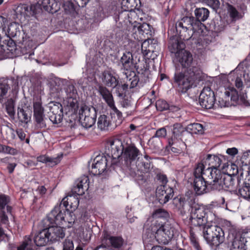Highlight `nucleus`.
Returning a JSON list of instances; mask_svg holds the SVG:
<instances>
[{"instance_id": "obj_9", "label": "nucleus", "mask_w": 250, "mask_h": 250, "mask_svg": "<svg viewBox=\"0 0 250 250\" xmlns=\"http://www.w3.org/2000/svg\"><path fill=\"white\" fill-rule=\"evenodd\" d=\"M80 122L85 128L91 127L96 122L97 111L93 106L84 105L79 110Z\"/></svg>"}, {"instance_id": "obj_64", "label": "nucleus", "mask_w": 250, "mask_h": 250, "mask_svg": "<svg viewBox=\"0 0 250 250\" xmlns=\"http://www.w3.org/2000/svg\"><path fill=\"white\" fill-rule=\"evenodd\" d=\"M63 8L66 13H71L74 10L73 4L70 1H66L63 4Z\"/></svg>"}, {"instance_id": "obj_36", "label": "nucleus", "mask_w": 250, "mask_h": 250, "mask_svg": "<svg viewBox=\"0 0 250 250\" xmlns=\"http://www.w3.org/2000/svg\"><path fill=\"white\" fill-rule=\"evenodd\" d=\"M180 136H181L182 138H184V136L191 138V135L187 132L186 127L185 128H183L180 124H175L173 125L171 137L179 138Z\"/></svg>"}, {"instance_id": "obj_21", "label": "nucleus", "mask_w": 250, "mask_h": 250, "mask_svg": "<svg viewBox=\"0 0 250 250\" xmlns=\"http://www.w3.org/2000/svg\"><path fill=\"white\" fill-rule=\"evenodd\" d=\"M222 178L220 179L219 184H218V187L216 190L220 191L222 189H232L234 187V181L235 178L237 182L239 181L238 177L232 176L231 174H225L223 173Z\"/></svg>"}, {"instance_id": "obj_28", "label": "nucleus", "mask_w": 250, "mask_h": 250, "mask_svg": "<svg viewBox=\"0 0 250 250\" xmlns=\"http://www.w3.org/2000/svg\"><path fill=\"white\" fill-rule=\"evenodd\" d=\"M125 78L124 79L125 83L122 85L124 90L127 89L128 87L133 88L138 84L139 79L135 72H131V74L125 73Z\"/></svg>"}, {"instance_id": "obj_27", "label": "nucleus", "mask_w": 250, "mask_h": 250, "mask_svg": "<svg viewBox=\"0 0 250 250\" xmlns=\"http://www.w3.org/2000/svg\"><path fill=\"white\" fill-rule=\"evenodd\" d=\"M41 7L42 11L48 12L51 13H55L60 9V3L56 0H42Z\"/></svg>"}, {"instance_id": "obj_20", "label": "nucleus", "mask_w": 250, "mask_h": 250, "mask_svg": "<svg viewBox=\"0 0 250 250\" xmlns=\"http://www.w3.org/2000/svg\"><path fill=\"white\" fill-rule=\"evenodd\" d=\"M32 107L25 103H21L18 107V117L20 121L27 124L31 120Z\"/></svg>"}, {"instance_id": "obj_43", "label": "nucleus", "mask_w": 250, "mask_h": 250, "mask_svg": "<svg viewBox=\"0 0 250 250\" xmlns=\"http://www.w3.org/2000/svg\"><path fill=\"white\" fill-rule=\"evenodd\" d=\"M194 14L197 20H199L200 22L204 21L208 18L209 11L206 8H199L195 10Z\"/></svg>"}, {"instance_id": "obj_7", "label": "nucleus", "mask_w": 250, "mask_h": 250, "mask_svg": "<svg viewBox=\"0 0 250 250\" xmlns=\"http://www.w3.org/2000/svg\"><path fill=\"white\" fill-rule=\"evenodd\" d=\"M203 168H205L203 163H198L194 171L193 187L196 193L198 195H202L211 190L208 188L207 183L205 181V179L202 174Z\"/></svg>"}, {"instance_id": "obj_33", "label": "nucleus", "mask_w": 250, "mask_h": 250, "mask_svg": "<svg viewBox=\"0 0 250 250\" xmlns=\"http://www.w3.org/2000/svg\"><path fill=\"white\" fill-rule=\"evenodd\" d=\"M221 160L220 158L215 155L208 154L205 161L206 168H218L221 164Z\"/></svg>"}, {"instance_id": "obj_56", "label": "nucleus", "mask_w": 250, "mask_h": 250, "mask_svg": "<svg viewBox=\"0 0 250 250\" xmlns=\"http://www.w3.org/2000/svg\"><path fill=\"white\" fill-rule=\"evenodd\" d=\"M152 47V45L149 44V41L145 40V41L142 42L141 45L142 52L144 56H147L149 52L152 51L151 50Z\"/></svg>"}, {"instance_id": "obj_37", "label": "nucleus", "mask_w": 250, "mask_h": 250, "mask_svg": "<svg viewBox=\"0 0 250 250\" xmlns=\"http://www.w3.org/2000/svg\"><path fill=\"white\" fill-rule=\"evenodd\" d=\"M7 33L9 38H16L20 42H21L19 39L21 33L19 30V24L16 22L10 24L7 29Z\"/></svg>"}, {"instance_id": "obj_61", "label": "nucleus", "mask_w": 250, "mask_h": 250, "mask_svg": "<svg viewBox=\"0 0 250 250\" xmlns=\"http://www.w3.org/2000/svg\"><path fill=\"white\" fill-rule=\"evenodd\" d=\"M31 239L29 237L27 238V239H25L22 244L18 248L17 250H34L31 248V246L29 244L31 243Z\"/></svg>"}, {"instance_id": "obj_4", "label": "nucleus", "mask_w": 250, "mask_h": 250, "mask_svg": "<svg viewBox=\"0 0 250 250\" xmlns=\"http://www.w3.org/2000/svg\"><path fill=\"white\" fill-rule=\"evenodd\" d=\"M151 230L153 232L150 236L151 240L149 242H152L154 239L160 244H167L169 241L176 235L178 231L175 227L171 225L169 222L163 223L160 222L158 225L152 226Z\"/></svg>"}, {"instance_id": "obj_25", "label": "nucleus", "mask_w": 250, "mask_h": 250, "mask_svg": "<svg viewBox=\"0 0 250 250\" xmlns=\"http://www.w3.org/2000/svg\"><path fill=\"white\" fill-rule=\"evenodd\" d=\"M169 216V214L167 210L163 208H158L155 210L147 220V222L152 223V225H158L159 220L165 219Z\"/></svg>"}, {"instance_id": "obj_42", "label": "nucleus", "mask_w": 250, "mask_h": 250, "mask_svg": "<svg viewBox=\"0 0 250 250\" xmlns=\"http://www.w3.org/2000/svg\"><path fill=\"white\" fill-rule=\"evenodd\" d=\"M9 202V196L4 194H0V211L7 210V213L11 214L12 207L8 205Z\"/></svg>"}, {"instance_id": "obj_48", "label": "nucleus", "mask_w": 250, "mask_h": 250, "mask_svg": "<svg viewBox=\"0 0 250 250\" xmlns=\"http://www.w3.org/2000/svg\"><path fill=\"white\" fill-rule=\"evenodd\" d=\"M184 138H176L171 137L168 139V145L170 147H174L176 148H184L186 147V144L183 141Z\"/></svg>"}, {"instance_id": "obj_63", "label": "nucleus", "mask_w": 250, "mask_h": 250, "mask_svg": "<svg viewBox=\"0 0 250 250\" xmlns=\"http://www.w3.org/2000/svg\"><path fill=\"white\" fill-rule=\"evenodd\" d=\"M149 144L151 146L156 149L159 148L161 146V142L159 139H156L155 137H152L149 140Z\"/></svg>"}, {"instance_id": "obj_38", "label": "nucleus", "mask_w": 250, "mask_h": 250, "mask_svg": "<svg viewBox=\"0 0 250 250\" xmlns=\"http://www.w3.org/2000/svg\"><path fill=\"white\" fill-rule=\"evenodd\" d=\"M139 33L147 39L151 37L153 34V28L148 23L144 22L137 27Z\"/></svg>"}, {"instance_id": "obj_22", "label": "nucleus", "mask_w": 250, "mask_h": 250, "mask_svg": "<svg viewBox=\"0 0 250 250\" xmlns=\"http://www.w3.org/2000/svg\"><path fill=\"white\" fill-rule=\"evenodd\" d=\"M177 60L181 63L183 67L188 69L192 66H196L193 62V58L191 54L185 49L180 53L176 55Z\"/></svg>"}, {"instance_id": "obj_39", "label": "nucleus", "mask_w": 250, "mask_h": 250, "mask_svg": "<svg viewBox=\"0 0 250 250\" xmlns=\"http://www.w3.org/2000/svg\"><path fill=\"white\" fill-rule=\"evenodd\" d=\"M141 2L140 0H122L121 4L123 9L131 11L139 8Z\"/></svg>"}, {"instance_id": "obj_50", "label": "nucleus", "mask_w": 250, "mask_h": 250, "mask_svg": "<svg viewBox=\"0 0 250 250\" xmlns=\"http://www.w3.org/2000/svg\"><path fill=\"white\" fill-rule=\"evenodd\" d=\"M155 105L156 109L158 110L161 111H163L164 110H166L167 109L172 110H174L173 108H175L176 110L178 108L175 106H170L168 104L166 101L161 99L158 100L156 101Z\"/></svg>"}, {"instance_id": "obj_17", "label": "nucleus", "mask_w": 250, "mask_h": 250, "mask_svg": "<svg viewBox=\"0 0 250 250\" xmlns=\"http://www.w3.org/2000/svg\"><path fill=\"white\" fill-rule=\"evenodd\" d=\"M102 244L96 247L94 250H99L102 246H112L114 248H121L124 243L123 238L118 236H111L107 233H104L103 238L102 240Z\"/></svg>"}, {"instance_id": "obj_13", "label": "nucleus", "mask_w": 250, "mask_h": 250, "mask_svg": "<svg viewBox=\"0 0 250 250\" xmlns=\"http://www.w3.org/2000/svg\"><path fill=\"white\" fill-rule=\"evenodd\" d=\"M78 195L74 194L71 192V193L64 197L60 204L59 206H56V207H60L61 208L65 209V215L66 217L71 216V213L69 212V208H67L69 206V208L71 211L75 210L77 208L79 204V201L77 197Z\"/></svg>"}, {"instance_id": "obj_10", "label": "nucleus", "mask_w": 250, "mask_h": 250, "mask_svg": "<svg viewBox=\"0 0 250 250\" xmlns=\"http://www.w3.org/2000/svg\"><path fill=\"white\" fill-rule=\"evenodd\" d=\"M223 173L218 168H203L202 174L207 183L208 188L212 190H216L220 179L222 178Z\"/></svg>"}, {"instance_id": "obj_62", "label": "nucleus", "mask_w": 250, "mask_h": 250, "mask_svg": "<svg viewBox=\"0 0 250 250\" xmlns=\"http://www.w3.org/2000/svg\"><path fill=\"white\" fill-rule=\"evenodd\" d=\"M8 215L12 216L11 214L7 213V210H1L0 211V220L2 223L4 224H7L8 223Z\"/></svg>"}, {"instance_id": "obj_5", "label": "nucleus", "mask_w": 250, "mask_h": 250, "mask_svg": "<svg viewBox=\"0 0 250 250\" xmlns=\"http://www.w3.org/2000/svg\"><path fill=\"white\" fill-rule=\"evenodd\" d=\"M202 230L204 238L209 245L218 246L223 242L224 233L220 227L209 224L203 228Z\"/></svg>"}, {"instance_id": "obj_51", "label": "nucleus", "mask_w": 250, "mask_h": 250, "mask_svg": "<svg viewBox=\"0 0 250 250\" xmlns=\"http://www.w3.org/2000/svg\"><path fill=\"white\" fill-rule=\"evenodd\" d=\"M64 102L65 105L70 108L69 110L72 112H75L77 110L79 106L77 98L65 99Z\"/></svg>"}, {"instance_id": "obj_14", "label": "nucleus", "mask_w": 250, "mask_h": 250, "mask_svg": "<svg viewBox=\"0 0 250 250\" xmlns=\"http://www.w3.org/2000/svg\"><path fill=\"white\" fill-rule=\"evenodd\" d=\"M107 159L104 156H97L93 160L89 171L94 175L104 174L107 169Z\"/></svg>"}, {"instance_id": "obj_53", "label": "nucleus", "mask_w": 250, "mask_h": 250, "mask_svg": "<svg viewBox=\"0 0 250 250\" xmlns=\"http://www.w3.org/2000/svg\"><path fill=\"white\" fill-rule=\"evenodd\" d=\"M109 107L113 110L114 112V117L115 118V115H116L117 118V119L115 120V125H120L122 124L123 120L122 112L116 108L114 104H113V106L111 105Z\"/></svg>"}, {"instance_id": "obj_47", "label": "nucleus", "mask_w": 250, "mask_h": 250, "mask_svg": "<svg viewBox=\"0 0 250 250\" xmlns=\"http://www.w3.org/2000/svg\"><path fill=\"white\" fill-rule=\"evenodd\" d=\"M49 115L63 113V108L60 103L52 102L49 103Z\"/></svg>"}, {"instance_id": "obj_24", "label": "nucleus", "mask_w": 250, "mask_h": 250, "mask_svg": "<svg viewBox=\"0 0 250 250\" xmlns=\"http://www.w3.org/2000/svg\"><path fill=\"white\" fill-rule=\"evenodd\" d=\"M150 159V158L147 155H145L144 158L140 159L139 157L135 163V165L133 166L131 169L135 170L137 169L138 171L142 172H148L152 167Z\"/></svg>"}, {"instance_id": "obj_54", "label": "nucleus", "mask_w": 250, "mask_h": 250, "mask_svg": "<svg viewBox=\"0 0 250 250\" xmlns=\"http://www.w3.org/2000/svg\"><path fill=\"white\" fill-rule=\"evenodd\" d=\"M10 87L7 82H3L0 83V103L3 101L4 97L6 96Z\"/></svg>"}, {"instance_id": "obj_11", "label": "nucleus", "mask_w": 250, "mask_h": 250, "mask_svg": "<svg viewBox=\"0 0 250 250\" xmlns=\"http://www.w3.org/2000/svg\"><path fill=\"white\" fill-rule=\"evenodd\" d=\"M124 142L122 140L116 139L109 141L106 145V152L110 158V156L112 158V165L116 164L118 159L121 157L122 152L124 149L125 146Z\"/></svg>"}, {"instance_id": "obj_60", "label": "nucleus", "mask_w": 250, "mask_h": 250, "mask_svg": "<svg viewBox=\"0 0 250 250\" xmlns=\"http://www.w3.org/2000/svg\"><path fill=\"white\" fill-rule=\"evenodd\" d=\"M62 250H74L73 242L70 239L66 238L62 243Z\"/></svg>"}, {"instance_id": "obj_8", "label": "nucleus", "mask_w": 250, "mask_h": 250, "mask_svg": "<svg viewBox=\"0 0 250 250\" xmlns=\"http://www.w3.org/2000/svg\"><path fill=\"white\" fill-rule=\"evenodd\" d=\"M126 144L125 145L124 149L122 152L121 159L123 164L128 168L131 169L133 166L135 165V163L139 158L140 155L139 150L134 145H128L127 141L129 140L126 139Z\"/></svg>"}, {"instance_id": "obj_59", "label": "nucleus", "mask_w": 250, "mask_h": 250, "mask_svg": "<svg viewBox=\"0 0 250 250\" xmlns=\"http://www.w3.org/2000/svg\"><path fill=\"white\" fill-rule=\"evenodd\" d=\"M124 10L119 13L118 15V20L120 22H125L126 20H128L129 18V11L123 9Z\"/></svg>"}, {"instance_id": "obj_32", "label": "nucleus", "mask_w": 250, "mask_h": 250, "mask_svg": "<svg viewBox=\"0 0 250 250\" xmlns=\"http://www.w3.org/2000/svg\"><path fill=\"white\" fill-rule=\"evenodd\" d=\"M35 237L34 242L37 246L42 247L45 246L50 241L46 230V228H43Z\"/></svg>"}, {"instance_id": "obj_40", "label": "nucleus", "mask_w": 250, "mask_h": 250, "mask_svg": "<svg viewBox=\"0 0 250 250\" xmlns=\"http://www.w3.org/2000/svg\"><path fill=\"white\" fill-rule=\"evenodd\" d=\"M227 10L232 21H235L243 17L244 13H240L233 6L227 4Z\"/></svg>"}, {"instance_id": "obj_41", "label": "nucleus", "mask_w": 250, "mask_h": 250, "mask_svg": "<svg viewBox=\"0 0 250 250\" xmlns=\"http://www.w3.org/2000/svg\"><path fill=\"white\" fill-rule=\"evenodd\" d=\"M238 195L245 199L250 200V184L245 182L240 186Z\"/></svg>"}, {"instance_id": "obj_23", "label": "nucleus", "mask_w": 250, "mask_h": 250, "mask_svg": "<svg viewBox=\"0 0 250 250\" xmlns=\"http://www.w3.org/2000/svg\"><path fill=\"white\" fill-rule=\"evenodd\" d=\"M185 45L183 41L179 40L176 36H173L170 38L168 49L171 53L173 54L175 57L185 49Z\"/></svg>"}, {"instance_id": "obj_29", "label": "nucleus", "mask_w": 250, "mask_h": 250, "mask_svg": "<svg viewBox=\"0 0 250 250\" xmlns=\"http://www.w3.org/2000/svg\"><path fill=\"white\" fill-rule=\"evenodd\" d=\"M175 28L177 34L178 35V39L182 41H188L191 39L193 36V33H195L196 31L195 30L187 29L184 27H178L176 24Z\"/></svg>"}, {"instance_id": "obj_46", "label": "nucleus", "mask_w": 250, "mask_h": 250, "mask_svg": "<svg viewBox=\"0 0 250 250\" xmlns=\"http://www.w3.org/2000/svg\"><path fill=\"white\" fill-rule=\"evenodd\" d=\"M110 124V118L105 115H101L98 120L97 125L101 130H106Z\"/></svg>"}, {"instance_id": "obj_19", "label": "nucleus", "mask_w": 250, "mask_h": 250, "mask_svg": "<svg viewBox=\"0 0 250 250\" xmlns=\"http://www.w3.org/2000/svg\"><path fill=\"white\" fill-rule=\"evenodd\" d=\"M34 117L37 126L41 128L46 126L45 119L44 118L43 108L40 102H35L33 104Z\"/></svg>"}, {"instance_id": "obj_6", "label": "nucleus", "mask_w": 250, "mask_h": 250, "mask_svg": "<svg viewBox=\"0 0 250 250\" xmlns=\"http://www.w3.org/2000/svg\"><path fill=\"white\" fill-rule=\"evenodd\" d=\"M156 179L160 184L156 189V195L159 198L160 202L166 203L173 197V189L169 187H167L168 179L165 174L159 173L157 174Z\"/></svg>"}, {"instance_id": "obj_35", "label": "nucleus", "mask_w": 250, "mask_h": 250, "mask_svg": "<svg viewBox=\"0 0 250 250\" xmlns=\"http://www.w3.org/2000/svg\"><path fill=\"white\" fill-rule=\"evenodd\" d=\"M62 155H58L56 157H51L46 155H41L37 158V161L40 162L48 164L50 167L57 165L62 158Z\"/></svg>"}, {"instance_id": "obj_57", "label": "nucleus", "mask_w": 250, "mask_h": 250, "mask_svg": "<svg viewBox=\"0 0 250 250\" xmlns=\"http://www.w3.org/2000/svg\"><path fill=\"white\" fill-rule=\"evenodd\" d=\"M63 117V113L57 114L49 115V120L54 124H58L62 122Z\"/></svg>"}, {"instance_id": "obj_15", "label": "nucleus", "mask_w": 250, "mask_h": 250, "mask_svg": "<svg viewBox=\"0 0 250 250\" xmlns=\"http://www.w3.org/2000/svg\"><path fill=\"white\" fill-rule=\"evenodd\" d=\"M122 64V69L126 72L124 73L131 74V72H135L134 69H138L136 63L134 62L131 52L125 51L124 53L120 60Z\"/></svg>"}, {"instance_id": "obj_2", "label": "nucleus", "mask_w": 250, "mask_h": 250, "mask_svg": "<svg viewBox=\"0 0 250 250\" xmlns=\"http://www.w3.org/2000/svg\"><path fill=\"white\" fill-rule=\"evenodd\" d=\"M200 70L197 66H192L184 72L176 71L174 76V83L179 92L185 93L191 88L195 81L198 78Z\"/></svg>"}, {"instance_id": "obj_34", "label": "nucleus", "mask_w": 250, "mask_h": 250, "mask_svg": "<svg viewBox=\"0 0 250 250\" xmlns=\"http://www.w3.org/2000/svg\"><path fill=\"white\" fill-rule=\"evenodd\" d=\"M174 204L180 210L181 214L184 215L188 212L192 207L188 202L186 201L184 198L177 197L174 199Z\"/></svg>"}, {"instance_id": "obj_49", "label": "nucleus", "mask_w": 250, "mask_h": 250, "mask_svg": "<svg viewBox=\"0 0 250 250\" xmlns=\"http://www.w3.org/2000/svg\"><path fill=\"white\" fill-rule=\"evenodd\" d=\"M64 91L65 93V99L78 97L77 89L72 84H68L66 85L64 88Z\"/></svg>"}, {"instance_id": "obj_1", "label": "nucleus", "mask_w": 250, "mask_h": 250, "mask_svg": "<svg viewBox=\"0 0 250 250\" xmlns=\"http://www.w3.org/2000/svg\"><path fill=\"white\" fill-rule=\"evenodd\" d=\"M65 209L61 208L60 207H55L54 209L43 219L41 225L46 228L48 237L50 241L54 242L60 241L65 236V230L62 227L53 226L54 224H60L62 221L69 223L74 222V220L69 221L65 215Z\"/></svg>"}, {"instance_id": "obj_52", "label": "nucleus", "mask_w": 250, "mask_h": 250, "mask_svg": "<svg viewBox=\"0 0 250 250\" xmlns=\"http://www.w3.org/2000/svg\"><path fill=\"white\" fill-rule=\"evenodd\" d=\"M242 239L244 240V238H242ZM244 246L245 244L243 240H242L241 238H235L232 243L230 250H244Z\"/></svg>"}, {"instance_id": "obj_31", "label": "nucleus", "mask_w": 250, "mask_h": 250, "mask_svg": "<svg viewBox=\"0 0 250 250\" xmlns=\"http://www.w3.org/2000/svg\"><path fill=\"white\" fill-rule=\"evenodd\" d=\"M98 91L107 105L113 106L114 101L111 92L106 87L102 85L98 87Z\"/></svg>"}, {"instance_id": "obj_58", "label": "nucleus", "mask_w": 250, "mask_h": 250, "mask_svg": "<svg viewBox=\"0 0 250 250\" xmlns=\"http://www.w3.org/2000/svg\"><path fill=\"white\" fill-rule=\"evenodd\" d=\"M190 239L192 246L196 250H201L192 229H190Z\"/></svg>"}, {"instance_id": "obj_44", "label": "nucleus", "mask_w": 250, "mask_h": 250, "mask_svg": "<svg viewBox=\"0 0 250 250\" xmlns=\"http://www.w3.org/2000/svg\"><path fill=\"white\" fill-rule=\"evenodd\" d=\"M187 132L192 136V134H202L204 133V128L202 125L199 123H193L188 125L186 127Z\"/></svg>"}, {"instance_id": "obj_18", "label": "nucleus", "mask_w": 250, "mask_h": 250, "mask_svg": "<svg viewBox=\"0 0 250 250\" xmlns=\"http://www.w3.org/2000/svg\"><path fill=\"white\" fill-rule=\"evenodd\" d=\"M89 178L83 175L78 178L75 182L71 192L74 194L83 195L89 188Z\"/></svg>"}, {"instance_id": "obj_26", "label": "nucleus", "mask_w": 250, "mask_h": 250, "mask_svg": "<svg viewBox=\"0 0 250 250\" xmlns=\"http://www.w3.org/2000/svg\"><path fill=\"white\" fill-rule=\"evenodd\" d=\"M21 8V13L24 16H26L28 17L36 16L37 15L42 12L41 5L39 2L35 4H31L29 6H27L26 5H24Z\"/></svg>"}, {"instance_id": "obj_45", "label": "nucleus", "mask_w": 250, "mask_h": 250, "mask_svg": "<svg viewBox=\"0 0 250 250\" xmlns=\"http://www.w3.org/2000/svg\"><path fill=\"white\" fill-rule=\"evenodd\" d=\"M5 110L9 117L14 120L15 118V102L12 99H9L4 104Z\"/></svg>"}, {"instance_id": "obj_30", "label": "nucleus", "mask_w": 250, "mask_h": 250, "mask_svg": "<svg viewBox=\"0 0 250 250\" xmlns=\"http://www.w3.org/2000/svg\"><path fill=\"white\" fill-rule=\"evenodd\" d=\"M102 79L103 83L108 87L115 88L118 83L116 78L108 71H104L102 73Z\"/></svg>"}, {"instance_id": "obj_16", "label": "nucleus", "mask_w": 250, "mask_h": 250, "mask_svg": "<svg viewBox=\"0 0 250 250\" xmlns=\"http://www.w3.org/2000/svg\"><path fill=\"white\" fill-rule=\"evenodd\" d=\"M176 25L180 28L184 27L195 31L198 29H201L203 26V24L199 20H197L195 17L192 16L183 17L180 21L176 22Z\"/></svg>"}, {"instance_id": "obj_3", "label": "nucleus", "mask_w": 250, "mask_h": 250, "mask_svg": "<svg viewBox=\"0 0 250 250\" xmlns=\"http://www.w3.org/2000/svg\"><path fill=\"white\" fill-rule=\"evenodd\" d=\"M190 220L192 225L203 229L214 221L215 216L204 207L194 205L191 208Z\"/></svg>"}, {"instance_id": "obj_55", "label": "nucleus", "mask_w": 250, "mask_h": 250, "mask_svg": "<svg viewBox=\"0 0 250 250\" xmlns=\"http://www.w3.org/2000/svg\"><path fill=\"white\" fill-rule=\"evenodd\" d=\"M205 3L213 10L216 11L220 6V2L219 0H200Z\"/></svg>"}, {"instance_id": "obj_12", "label": "nucleus", "mask_w": 250, "mask_h": 250, "mask_svg": "<svg viewBox=\"0 0 250 250\" xmlns=\"http://www.w3.org/2000/svg\"><path fill=\"white\" fill-rule=\"evenodd\" d=\"M200 105L205 109L213 108L215 101L214 92L210 87H205L201 91L199 96Z\"/></svg>"}]
</instances>
